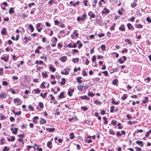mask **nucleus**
<instances>
[{
    "mask_svg": "<svg viewBox=\"0 0 151 151\" xmlns=\"http://www.w3.org/2000/svg\"><path fill=\"white\" fill-rule=\"evenodd\" d=\"M36 148L34 146L29 145L27 146V150L28 151H33L35 150Z\"/></svg>",
    "mask_w": 151,
    "mask_h": 151,
    "instance_id": "f257e3e1",
    "label": "nucleus"
},
{
    "mask_svg": "<svg viewBox=\"0 0 151 151\" xmlns=\"http://www.w3.org/2000/svg\"><path fill=\"white\" fill-rule=\"evenodd\" d=\"M14 103H17V105H21L22 103V101L18 98H15L14 99Z\"/></svg>",
    "mask_w": 151,
    "mask_h": 151,
    "instance_id": "f03ea898",
    "label": "nucleus"
},
{
    "mask_svg": "<svg viewBox=\"0 0 151 151\" xmlns=\"http://www.w3.org/2000/svg\"><path fill=\"white\" fill-rule=\"evenodd\" d=\"M64 70L65 71V72L63 71H61V73L62 74L67 75L69 74V71L70 69L69 68H67L64 69Z\"/></svg>",
    "mask_w": 151,
    "mask_h": 151,
    "instance_id": "7ed1b4c3",
    "label": "nucleus"
},
{
    "mask_svg": "<svg viewBox=\"0 0 151 151\" xmlns=\"http://www.w3.org/2000/svg\"><path fill=\"white\" fill-rule=\"evenodd\" d=\"M58 39L56 37H54V40L52 41V43L51 44V46L54 47L56 46V44L57 41Z\"/></svg>",
    "mask_w": 151,
    "mask_h": 151,
    "instance_id": "20e7f679",
    "label": "nucleus"
},
{
    "mask_svg": "<svg viewBox=\"0 0 151 151\" xmlns=\"http://www.w3.org/2000/svg\"><path fill=\"white\" fill-rule=\"evenodd\" d=\"M109 10L108 9H107L106 8H104L102 11V14H108L109 12Z\"/></svg>",
    "mask_w": 151,
    "mask_h": 151,
    "instance_id": "39448f33",
    "label": "nucleus"
},
{
    "mask_svg": "<svg viewBox=\"0 0 151 151\" xmlns=\"http://www.w3.org/2000/svg\"><path fill=\"white\" fill-rule=\"evenodd\" d=\"M74 91V90L73 89H69L68 90V94L70 96H72V93H73Z\"/></svg>",
    "mask_w": 151,
    "mask_h": 151,
    "instance_id": "423d86ee",
    "label": "nucleus"
},
{
    "mask_svg": "<svg viewBox=\"0 0 151 151\" xmlns=\"http://www.w3.org/2000/svg\"><path fill=\"white\" fill-rule=\"evenodd\" d=\"M7 96L6 93L4 92H1L0 94V98L2 99L5 98Z\"/></svg>",
    "mask_w": 151,
    "mask_h": 151,
    "instance_id": "0eeeda50",
    "label": "nucleus"
},
{
    "mask_svg": "<svg viewBox=\"0 0 151 151\" xmlns=\"http://www.w3.org/2000/svg\"><path fill=\"white\" fill-rule=\"evenodd\" d=\"M67 59V57L66 56H63L60 57L59 58V60L61 61L62 62H65Z\"/></svg>",
    "mask_w": 151,
    "mask_h": 151,
    "instance_id": "6e6552de",
    "label": "nucleus"
},
{
    "mask_svg": "<svg viewBox=\"0 0 151 151\" xmlns=\"http://www.w3.org/2000/svg\"><path fill=\"white\" fill-rule=\"evenodd\" d=\"M128 28L130 30H132L134 29V27L130 23H128L127 24Z\"/></svg>",
    "mask_w": 151,
    "mask_h": 151,
    "instance_id": "1a4fd4ad",
    "label": "nucleus"
},
{
    "mask_svg": "<svg viewBox=\"0 0 151 151\" xmlns=\"http://www.w3.org/2000/svg\"><path fill=\"white\" fill-rule=\"evenodd\" d=\"M89 16H90V18H94L95 17V14L91 12H90L88 13Z\"/></svg>",
    "mask_w": 151,
    "mask_h": 151,
    "instance_id": "9d476101",
    "label": "nucleus"
},
{
    "mask_svg": "<svg viewBox=\"0 0 151 151\" xmlns=\"http://www.w3.org/2000/svg\"><path fill=\"white\" fill-rule=\"evenodd\" d=\"M119 30L122 31H125V29L124 27V24H122L119 28Z\"/></svg>",
    "mask_w": 151,
    "mask_h": 151,
    "instance_id": "9b49d317",
    "label": "nucleus"
},
{
    "mask_svg": "<svg viewBox=\"0 0 151 151\" xmlns=\"http://www.w3.org/2000/svg\"><path fill=\"white\" fill-rule=\"evenodd\" d=\"M136 143L139 145L141 147H143V142L141 141H137L136 142Z\"/></svg>",
    "mask_w": 151,
    "mask_h": 151,
    "instance_id": "f8f14e48",
    "label": "nucleus"
},
{
    "mask_svg": "<svg viewBox=\"0 0 151 151\" xmlns=\"http://www.w3.org/2000/svg\"><path fill=\"white\" fill-rule=\"evenodd\" d=\"M46 129L50 132H53L55 131V129L54 128H46Z\"/></svg>",
    "mask_w": 151,
    "mask_h": 151,
    "instance_id": "ddd939ff",
    "label": "nucleus"
},
{
    "mask_svg": "<svg viewBox=\"0 0 151 151\" xmlns=\"http://www.w3.org/2000/svg\"><path fill=\"white\" fill-rule=\"evenodd\" d=\"M11 131H12V133L14 134H16L18 130V129L17 128H14V131H13V129H11Z\"/></svg>",
    "mask_w": 151,
    "mask_h": 151,
    "instance_id": "4468645a",
    "label": "nucleus"
},
{
    "mask_svg": "<svg viewBox=\"0 0 151 151\" xmlns=\"http://www.w3.org/2000/svg\"><path fill=\"white\" fill-rule=\"evenodd\" d=\"M1 34L2 35H6V29L5 28H3L2 30L1 31Z\"/></svg>",
    "mask_w": 151,
    "mask_h": 151,
    "instance_id": "2eb2a0df",
    "label": "nucleus"
},
{
    "mask_svg": "<svg viewBox=\"0 0 151 151\" xmlns=\"http://www.w3.org/2000/svg\"><path fill=\"white\" fill-rule=\"evenodd\" d=\"M80 98L82 99H86L87 100H89V98L86 96H80Z\"/></svg>",
    "mask_w": 151,
    "mask_h": 151,
    "instance_id": "dca6fc26",
    "label": "nucleus"
},
{
    "mask_svg": "<svg viewBox=\"0 0 151 151\" xmlns=\"http://www.w3.org/2000/svg\"><path fill=\"white\" fill-rule=\"evenodd\" d=\"M41 90L39 88L34 89L33 91H35L34 93L35 94H39Z\"/></svg>",
    "mask_w": 151,
    "mask_h": 151,
    "instance_id": "f3484780",
    "label": "nucleus"
},
{
    "mask_svg": "<svg viewBox=\"0 0 151 151\" xmlns=\"http://www.w3.org/2000/svg\"><path fill=\"white\" fill-rule=\"evenodd\" d=\"M47 84V83L45 82H43L40 86V87L41 88H45V84Z\"/></svg>",
    "mask_w": 151,
    "mask_h": 151,
    "instance_id": "a211bd4d",
    "label": "nucleus"
},
{
    "mask_svg": "<svg viewBox=\"0 0 151 151\" xmlns=\"http://www.w3.org/2000/svg\"><path fill=\"white\" fill-rule=\"evenodd\" d=\"M66 80L65 78H62V81L60 83V84L62 85H63L65 84Z\"/></svg>",
    "mask_w": 151,
    "mask_h": 151,
    "instance_id": "6ab92c4d",
    "label": "nucleus"
},
{
    "mask_svg": "<svg viewBox=\"0 0 151 151\" xmlns=\"http://www.w3.org/2000/svg\"><path fill=\"white\" fill-rule=\"evenodd\" d=\"M135 27L138 29L142 28L143 27V26L140 24H135Z\"/></svg>",
    "mask_w": 151,
    "mask_h": 151,
    "instance_id": "aec40b11",
    "label": "nucleus"
},
{
    "mask_svg": "<svg viewBox=\"0 0 151 151\" xmlns=\"http://www.w3.org/2000/svg\"><path fill=\"white\" fill-rule=\"evenodd\" d=\"M83 88L84 86L83 85H80L77 86L78 89L80 91H82Z\"/></svg>",
    "mask_w": 151,
    "mask_h": 151,
    "instance_id": "412c9836",
    "label": "nucleus"
},
{
    "mask_svg": "<svg viewBox=\"0 0 151 151\" xmlns=\"http://www.w3.org/2000/svg\"><path fill=\"white\" fill-rule=\"evenodd\" d=\"M46 121L45 119L41 118L40 123V124H42L46 123Z\"/></svg>",
    "mask_w": 151,
    "mask_h": 151,
    "instance_id": "4be33fe9",
    "label": "nucleus"
},
{
    "mask_svg": "<svg viewBox=\"0 0 151 151\" xmlns=\"http://www.w3.org/2000/svg\"><path fill=\"white\" fill-rule=\"evenodd\" d=\"M1 59L4 60L5 62H7L8 60V57L4 56L3 57H1Z\"/></svg>",
    "mask_w": 151,
    "mask_h": 151,
    "instance_id": "5701e85b",
    "label": "nucleus"
},
{
    "mask_svg": "<svg viewBox=\"0 0 151 151\" xmlns=\"http://www.w3.org/2000/svg\"><path fill=\"white\" fill-rule=\"evenodd\" d=\"M109 133L111 135H114L115 134V133L114 131H113L112 129H109Z\"/></svg>",
    "mask_w": 151,
    "mask_h": 151,
    "instance_id": "b1692460",
    "label": "nucleus"
},
{
    "mask_svg": "<svg viewBox=\"0 0 151 151\" xmlns=\"http://www.w3.org/2000/svg\"><path fill=\"white\" fill-rule=\"evenodd\" d=\"M127 97V94H124L122 97L121 99L123 100H125Z\"/></svg>",
    "mask_w": 151,
    "mask_h": 151,
    "instance_id": "393cba45",
    "label": "nucleus"
},
{
    "mask_svg": "<svg viewBox=\"0 0 151 151\" xmlns=\"http://www.w3.org/2000/svg\"><path fill=\"white\" fill-rule=\"evenodd\" d=\"M64 92H61L60 95L58 96L59 97V99H60L62 98H64Z\"/></svg>",
    "mask_w": 151,
    "mask_h": 151,
    "instance_id": "a878e982",
    "label": "nucleus"
},
{
    "mask_svg": "<svg viewBox=\"0 0 151 151\" xmlns=\"http://www.w3.org/2000/svg\"><path fill=\"white\" fill-rule=\"evenodd\" d=\"M49 69L52 72H54L56 70V69L55 68L52 67L51 66H50L49 67Z\"/></svg>",
    "mask_w": 151,
    "mask_h": 151,
    "instance_id": "bb28decb",
    "label": "nucleus"
},
{
    "mask_svg": "<svg viewBox=\"0 0 151 151\" xmlns=\"http://www.w3.org/2000/svg\"><path fill=\"white\" fill-rule=\"evenodd\" d=\"M52 142L51 141H48L47 142V146L50 148H51L52 146H51Z\"/></svg>",
    "mask_w": 151,
    "mask_h": 151,
    "instance_id": "cd10ccee",
    "label": "nucleus"
},
{
    "mask_svg": "<svg viewBox=\"0 0 151 151\" xmlns=\"http://www.w3.org/2000/svg\"><path fill=\"white\" fill-rule=\"evenodd\" d=\"M148 101V99L147 97H145V99L142 101V102L144 104H145Z\"/></svg>",
    "mask_w": 151,
    "mask_h": 151,
    "instance_id": "c85d7f7f",
    "label": "nucleus"
},
{
    "mask_svg": "<svg viewBox=\"0 0 151 151\" xmlns=\"http://www.w3.org/2000/svg\"><path fill=\"white\" fill-rule=\"evenodd\" d=\"M81 77H78L77 78V82L79 84H81L82 83V81L81 80Z\"/></svg>",
    "mask_w": 151,
    "mask_h": 151,
    "instance_id": "c756f323",
    "label": "nucleus"
},
{
    "mask_svg": "<svg viewBox=\"0 0 151 151\" xmlns=\"http://www.w3.org/2000/svg\"><path fill=\"white\" fill-rule=\"evenodd\" d=\"M29 28L31 29V32H32L34 31V28L32 25L29 24Z\"/></svg>",
    "mask_w": 151,
    "mask_h": 151,
    "instance_id": "7c9ffc66",
    "label": "nucleus"
},
{
    "mask_svg": "<svg viewBox=\"0 0 151 151\" xmlns=\"http://www.w3.org/2000/svg\"><path fill=\"white\" fill-rule=\"evenodd\" d=\"M118 83V80L117 79H115L112 81V84L114 85H116Z\"/></svg>",
    "mask_w": 151,
    "mask_h": 151,
    "instance_id": "2f4dec72",
    "label": "nucleus"
},
{
    "mask_svg": "<svg viewBox=\"0 0 151 151\" xmlns=\"http://www.w3.org/2000/svg\"><path fill=\"white\" fill-rule=\"evenodd\" d=\"M47 94V92H45L44 94V95H43V93H41L40 94V96L42 97V98H44L45 97Z\"/></svg>",
    "mask_w": 151,
    "mask_h": 151,
    "instance_id": "473e14b6",
    "label": "nucleus"
},
{
    "mask_svg": "<svg viewBox=\"0 0 151 151\" xmlns=\"http://www.w3.org/2000/svg\"><path fill=\"white\" fill-rule=\"evenodd\" d=\"M101 47L102 51H105L106 50V46L104 45H102L101 46Z\"/></svg>",
    "mask_w": 151,
    "mask_h": 151,
    "instance_id": "72a5a7b5",
    "label": "nucleus"
},
{
    "mask_svg": "<svg viewBox=\"0 0 151 151\" xmlns=\"http://www.w3.org/2000/svg\"><path fill=\"white\" fill-rule=\"evenodd\" d=\"M14 11L13 10V8H10L9 11V13H10V14H12L14 13Z\"/></svg>",
    "mask_w": 151,
    "mask_h": 151,
    "instance_id": "f704fd0d",
    "label": "nucleus"
},
{
    "mask_svg": "<svg viewBox=\"0 0 151 151\" xmlns=\"http://www.w3.org/2000/svg\"><path fill=\"white\" fill-rule=\"evenodd\" d=\"M103 119L104 121V124H107L108 123V122L107 121V118L105 116H104L103 117Z\"/></svg>",
    "mask_w": 151,
    "mask_h": 151,
    "instance_id": "c9c22d12",
    "label": "nucleus"
},
{
    "mask_svg": "<svg viewBox=\"0 0 151 151\" xmlns=\"http://www.w3.org/2000/svg\"><path fill=\"white\" fill-rule=\"evenodd\" d=\"M124 41L126 42H127L129 45H132V43L131 41L129 39H125Z\"/></svg>",
    "mask_w": 151,
    "mask_h": 151,
    "instance_id": "e433bc0d",
    "label": "nucleus"
},
{
    "mask_svg": "<svg viewBox=\"0 0 151 151\" xmlns=\"http://www.w3.org/2000/svg\"><path fill=\"white\" fill-rule=\"evenodd\" d=\"M70 138L72 139H73L74 137V134L73 132H71V133L69 135Z\"/></svg>",
    "mask_w": 151,
    "mask_h": 151,
    "instance_id": "4c0bfd02",
    "label": "nucleus"
},
{
    "mask_svg": "<svg viewBox=\"0 0 151 151\" xmlns=\"http://www.w3.org/2000/svg\"><path fill=\"white\" fill-rule=\"evenodd\" d=\"M86 14H84L82 15L81 17V20L83 21L85 19V18L86 17Z\"/></svg>",
    "mask_w": 151,
    "mask_h": 151,
    "instance_id": "58836bf2",
    "label": "nucleus"
},
{
    "mask_svg": "<svg viewBox=\"0 0 151 151\" xmlns=\"http://www.w3.org/2000/svg\"><path fill=\"white\" fill-rule=\"evenodd\" d=\"M42 76L44 78H46L47 77V74L46 73H42Z\"/></svg>",
    "mask_w": 151,
    "mask_h": 151,
    "instance_id": "ea45409f",
    "label": "nucleus"
},
{
    "mask_svg": "<svg viewBox=\"0 0 151 151\" xmlns=\"http://www.w3.org/2000/svg\"><path fill=\"white\" fill-rule=\"evenodd\" d=\"M112 100V103L114 104L117 105L119 104V102L118 101L115 102L114 101V99L113 98H112L111 99Z\"/></svg>",
    "mask_w": 151,
    "mask_h": 151,
    "instance_id": "a19ab883",
    "label": "nucleus"
},
{
    "mask_svg": "<svg viewBox=\"0 0 151 151\" xmlns=\"http://www.w3.org/2000/svg\"><path fill=\"white\" fill-rule=\"evenodd\" d=\"M0 119L1 120H2L6 118V117L4 116V115H3L2 114H0Z\"/></svg>",
    "mask_w": 151,
    "mask_h": 151,
    "instance_id": "79ce46f5",
    "label": "nucleus"
},
{
    "mask_svg": "<svg viewBox=\"0 0 151 151\" xmlns=\"http://www.w3.org/2000/svg\"><path fill=\"white\" fill-rule=\"evenodd\" d=\"M9 150V148L5 146L4 147L2 151H8Z\"/></svg>",
    "mask_w": 151,
    "mask_h": 151,
    "instance_id": "37998d69",
    "label": "nucleus"
},
{
    "mask_svg": "<svg viewBox=\"0 0 151 151\" xmlns=\"http://www.w3.org/2000/svg\"><path fill=\"white\" fill-rule=\"evenodd\" d=\"M81 109L82 110H83L84 111H85L88 109V108L86 106H82L81 107Z\"/></svg>",
    "mask_w": 151,
    "mask_h": 151,
    "instance_id": "c03bdc74",
    "label": "nucleus"
},
{
    "mask_svg": "<svg viewBox=\"0 0 151 151\" xmlns=\"http://www.w3.org/2000/svg\"><path fill=\"white\" fill-rule=\"evenodd\" d=\"M78 58H76L75 59L73 58L72 59V61H73L74 63H75L76 62H78Z\"/></svg>",
    "mask_w": 151,
    "mask_h": 151,
    "instance_id": "a18cd8bd",
    "label": "nucleus"
},
{
    "mask_svg": "<svg viewBox=\"0 0 151 151\" xmlns=\"http://www.w3.org/2000/svg\"><path fill=\"white\" fill-rule=\"evenodd\" d=\"M39 106L40 107L41 109H42L43 108V107H44L43 104L42 103V102L39 103Z\"/></svg>",
    "mask_w": 151,
    "mask_h": 151,
    "instance_id": "49530a36",
    "label": "nucleus"
},
{
    "mask_svg": "<svg viewBox=\"0 0 151 151\" xmlns=\"http://www.w3.org/2000/svg\"><path fill=\"white\" fill-rule=\"evenodd\" d=\"M92 61L93 63L96 60V57L95 55H93V56L92 58Z\"/></svg>",
    "mask_w": 151,
    "mask_h": 151,
    "instance_id": "de8ad7c7",
    "label": "nucleus"
},
{
    "mask_svg": "<svg viewBox=\"0 0 151 151\" xmlns=\"http://www.w3.org/2000/svg\"><path fill=\"white\" fill-rule=\"evenodd\" d=\"M137 6V4L135 2H133L131 4V6L133 8Z\"/></svg>",
    "mask_w": 151,
    "mask_h": 151,
    "instance_id": "09e8293b",
    "label": "nucleus"
},
{
    "mask_svg": "<svg viewBox=\"0 0 151 151\" xmlns=\"http://www.w3.org/2000/svg\"><path fill=\"white\" fill-rule=\"evenodd\" d=\"M77 30H76L74 31L73 33V34H75V36L76 37H78L79 35L78 33H77Z\"/></svg>",
    "mask_w": 151,
    "mask_h": 151,
    "instance_id": "8fccbe9b",
    "label": "nucleus"
},
{
    "mask_svg": "<svg viewBox=\"0 0 151 151\" xmlns=\"http://www.w3.org/2000/svg\"><path fill=\"white\" fill-rule=\"evenodd\" d=\"M115 24H114L110 27V29L111 30H113L114 29V27L115 26Z\"/></svg>",
    "mask_w": 151,
    "mask_h": 151,
    "instance_id": "3c124183",
    "label": "nucleus"
},
{
    "mask_svg": "<svg viewBox=\"0 0 151 151\" xmlns=\"http://www.w3.org/2000/svg\"><path fill=\"white\" fill-rule=\"evenodd\" d=\"M116 122H117L116 121L112 120L111 121V124L114 125H115L116 124Z\"/></svg>",
    "mask_w": 151,
    "mask_h": 151,
    "instance_id": "603ef678",
    "label": "nucleus"
},
{
    "mask_svg": "<svg viewBox=\"0 0 151 151\" xmlns=\"http://www.w3.org/2000/svg\"><path fill=\"white\" fill-rule=\"evenodd\" d=\"M87 73L84 70H83L82 72V75L83 76H87Z\"/></svg>",
    "mask_w": 151,
    "mask_h": 151,
    "instance_id": "864d4df0",
    "label": "nucleus"
},
{
    "mask_svg": "<svg viewBox=\"0 0 151 151\" xmlns=\"http://www.w3.org/2000/svg\"><path fill=\"white\" fill-rule=\"evenodd\" d=\"M38 119V117L37 116H36L33 118V121L35 122H36V120Z\"/></svg>",
    "mask_w": 151,
    "mask_h": 151,
    "instance_id": "5fc2aeb1",
    "label": "nucleus"
},
{
    "mask_svg": "<svg viewBox=\"0 0 151 151\" xmlns=\"http://www.w3.org/2000/svg\"><path fill=\"white\" fill-rule=\"evenodd\" d=\"M105 35V34L104 33H101V34H99L98 35V36L99 37H104Z\"/></svg>",
    "mask_w": 151,
    "mask_h": 151,
    "instance_id": "6e6d98bb",
    "label": "nucleus"
},
{
    "mask_svg": "<svg viewBox=\"0 0 151 151\" xmlns=\"http://www.w3.org/2000/svg\"><path fill=\"white\" fill-rule=\"evenodd\" d=\"M87 1H88L87 0H84L83 1V4L85 6H87Z\"/></svg>",
    "mask_w": 151,
    "mask_h": 151,
    "instance_id": "4d7b16f0",
    "label": "nucleus"
},
{
    "mask_svg": "<svg viewBox=\"0 0 151 151\" xmlns=\"http://www.w3.org/2000/svg\"><path fill=\"white\" fill-rule=\"evenodd\" d=\"M21 114V112L20 111H18L17 112H16L15 113V115H20Z\"/></svg>",
    "mask_w": 151,
    "mask_h": 151,
    "instance_id": "13d9d810",
    "label": "nucleus"
},
{
    "mask_svg": "<svg viewBox=\"0 0 151 151\" xmlns=\"http://www.w3.org/2000/svg\"><path fill=\"white\" fill-rule=\"evenodd\" d=\"M7 85H8V83L6 81H3V83H2V85H4L5 86H6Z\"/></svg>",
    "mask_w": 151,
    "mask_h": 151,
    "instance_id": "bf43d9fd",
    "label": "nucleus"
},
{
    "mask_svg": "<svg viewBox=\"0 0 151 151\" xmlns=\"http://www.w3.org/2000/svg\"><path fill=\"white\" fill-rule=\"evenodd\" d=\"M34 5L35 3L33 2H32L31 3H29L28 5V6L29 7H31L32 6H33Z\"/></svg>",
    "mask_w": 151,
    "mask_h": 151,
    "instance_id": "052dcab7",
    "label": "nucleus"
},
{
    "mask_svg": "<svg viewBox=\"0 0 151 151\" xmlns=\"http://www.w3.org/2000/svg\"><path fill=\"white\" fill-rule=\"evenodd\" d=\"M35 146L37 147V148L36 149H37V150H39V151H42V149L41 148H39L38 147H37V145L35 144Z\"/></svg>",
    "mask_w": 151,
    "mask_h": 151,
    "instance_id": "680f3d73",
    "label": "nucleus"
},
{
    "mask_svg": "<svg viewBox=\"0 0 151 151\" xmlns=\"http://www.w3.org/2000/svg\"><path fill=\"white\" fill-rule=\"evenodd\" d=\"M118 61L119 63L121 64L123 63H124V61L121 58H119L118 59Z\"/></svg>",
    "mask_w": 151,
    "mask_h": 151,
    "instance_id": "e2e57ef3",
    "label": "nucleus"
},
{
    "mask_svg": "<svg viewBox=\"0 0 151 151\" xmlns=\"http://www.w3.org/2000/svg\"><path fill=\"white\" fill-rule=\"evenodd\" d=\"M105 76H107L108 74V72L107 71H105L102 72Z\"/></svg>",
    "mask_w": 151,
    "mask_h": 151,
    "instance_id": "0e129e2a",
    "label": "nucleus"
},
{
    "mask_svg": "<svg viewBox=\"0 0 151 151\" xmlns=\"http://www.w3.org/2000/svg\"><path fill=\"white\" fill-rule=\"evenodd\" d=\"M9 119L11 122H14L15 121V119L13 117H10Z\"/></svg>",
    "mask_w": 151,
    "mask_h": 151,
    "instance_id": "69168bd1",
    "label": "nucleus"
},
{
    "mask_svg": "<svg viewBox=\"0 0 151 151\" xmlns=\"http://www.w3.org/2000/svg\"><path fill=\"white\" fill-rule=\"evenodd\" d=\"M29 109L31 110L32 111H33L34 110V108L33 106H32L31 105H29Z\"/></svg>",
    "mask_w": 151,
    "mask_h": 151,
    "instance_id": "338daca9",
    "label": "nucleus"
},
{
    "mask_svg": "<svg viewBox=\"0 0 151 151\" xmlns=\"http://www.w3.org/2000/svg\"><path fill=\"white\" fill-rule=\"evenodd\" d=\"M146 21L148 22H149L151 23V19L150 18L148 17L146 18Z\"/></svg>",
    "mask_w": 151,
    "mask_h": 151,
    "instance_id": "774afa93",
    "label": "nucleus"
}]
</instances>
